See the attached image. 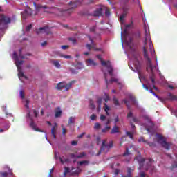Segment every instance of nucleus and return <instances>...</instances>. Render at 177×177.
Segmentation results:
<instances>
[{
    "instance_id": "nucleus-51",
    "label": "nucleus",
    "mask_w": 177,
    "mask_h": 177,
    "mask_svg": "<svg viewBox=\"0 0 177 177\" xmlns=\"http://www.w3.org/2000/svg\"><path fill=\"white\" fill-rule=\"evenodd\" d=\"M123 102H124V104H127L128 109H131V106H129V105L128 104V100L124 99V100H123Z\"/></svg>"
},
{
    "instance_id": "nucleus-39",
    "label": "nucleus",
    "mask_w": 177,
    "mask_h": 177,
    "mask_svg": "<svg viewBox=\"0 0 177 177\" xmlns=\"http://www.w3.org/2000/svg\"><path fill=\"white\" fill-rule=\"evenodd\" d=\"M126 28H133V22H131L129 24L126 25Z\"/></svg>"
},
{
    "instance_id": "nucleus-58",
    "label": "nucleus",
    "mask_w": 177,
    "mask_h": 177,
    "mask_svg": "<svg viewBox=\"0 0 177 177\" xmlns=\"http://www.w3.org/2000/svg\"><path fill=\"white\" fill-rule=\"evenodd\" d=\"M84 135H85V132L82 133L80 135L77 136L79 139H81V138L84 137Z\"/></svg>"
},
{
    "instance_id": "nucleus-40",
    "label": "nucleus",
    "mask_w": 177,
    "mask_h": 177,
    "mask_svg": "<svg viewBox=\"0 0 177 177\" xmlns=\"http://www.w3.org/2000/svg\"><path fill=\"white\" fill-rule=\"evenodd\" d=\"M113 103L115 106H120V102H118V100L115 97L113 98Z\"/></svg>"
},
{
    "instance_id": "nucleus-15",
    "label": "nucleus",
    "mask_w": 177,
    "mask_h": 177,
    "mask_svg": "<svg viewBox=\"0 0 177 177\" xmlns=\"http://www.w3.org/2000/svg\"><path fill=\"white\" fill-rule=\"evenodd\" d=\"M132 118V121L133 122H139V119H138L136 117L133 116V113L132 112H129L127 113V118Z\"/></svg>"
},
{
    "instance_id": "nucleus-48",
    "label": "nucleus",
    "mask_w": 177,
    "mask_h": 177,
    "mask_svg": "<svg viewBox=\"0 0 177 177\" xmlns=\"http://www.w3.org/2000/svg\"><path fill=\"white\" fill-rule=\"evenodd\" d=\"M149 92H150V93H152V95H153V96H156V97H158V95H157V94H156V93H154L153 89L150 88Z\"/></svg>"
},
{
    "instance_id": "nucleus-59",
    "label": "nucleus",
    "mask_w": 177,
    "mask_h": 177,
    "mask_svg": "<svg viewBox=\"0 0 177 177\" xmlns=\"http://www.w3.org/2000/svg\"><path fill=\"white\" fill-rule=\"evenodd\" d=\"M1 176H3V177H8V172L1 173Z\"/></svg>"
},
{
    "instance_id": "nucleus-63",
    "label": "nucleus",
    "mask_w": 177,
    "mask_h": 177,
    "mask_svg": "<svg viewBox=\"0 0 177 177\" xmlns=\"http://www.w3.org/2000/svg\"><path fill=\"white\" fill-rule=\"evenodd\" d=\"M140 177H146V174L145 172H141L140 173Z\"/></svg>"
},
{
    "instance_id": "nucleus-33",
    "label": "nucleus",
    "mask_w": 177,
    "mask_h": 177,
    "mask_svg": "<svg viewBox=\"0 0 177 177\" xmlns=\"http://www.w3.org/2000/svg\"><path fill=\"white\" fill-rule=\"evenodd\" d=\"M102 102H103V99H102L101 97H99L97 100V103L98 104V108L100 109L102 106Z\"/></svg>"
},
{
    "instance_id": "nucleus-37",
    "label": "nucleus",
    "mask_w": 177,
    "mask_h": 177,
    "mask_svg": "<svg viewBox=\"0 0 177 177\" xmlns=\"http://www.w3.org/2000/svg\"><path fill=\"white\" fill-rule=\"evenodd\" d=\"M94 129H100V123L95 122L94 124Z\"/></svg>"
},
{
    "instance_id": "nucleus-29",
    "label": "nucleus",
    "mask_w": 177,
    "mask_h": 177,
    "mask_svg": "<svg viewBox=\"0 0 177 177\" xmlns=\"http://www.w3.org/2000/svg\"><path fill=\"white\" fill-rule=\"evenodd\" d=\"M129 99L131 100V102H133V104H136L137 102H136V98H135V97H133V95H129Z\"/></svg>"
},
{
    "instance_id": "nucleus-35",
    "label": "nucleus",
    "mask_w": 177,
    "mask_h": 177,
    "mask_svg": "<svg viewBox=\"0 0 177 177\" xmlns=\"http://www.w3.org/2000/svg\"><path fill=\"white\" fill-rule=\"evenodd\" d=\"M129 154H131V153L129 152V148H126V151L123 153V156L124 157H127V156H129Z\"/></svg>"
},
{
    "instance_id": "nucleus-49",
    "label": "nucleus",
    "mask_w": 177,
    "mask_h": 177,
    "mask_svg": "<svg viewBox=\"0 0 177 177\" xmlns=\"http://www.w3.org/2000/svg\"><path fill=\"white\" fill-rule=\"evenodd\" d=\"M105 16H106L107 17H109V16H110V10H109V9L106 10Z\"/></svg>"
},
{
    "instance_id": "nucleus-55",
    "label": "nucleus",
    "mask_w": 177,
    "mask_h": 177,
    "mask_svg": "<svg viewBox=\"0 0 177 177\" xmlns=\"http://www.w3.org/2000/svg\"><path fill=\"white\" fill-rule=\"evenodd\" d=\"M62 49H63L64 50H66V49H68V46L67 45H63L61 46Z\"/></svg>"
},
{
    "instance_id": "nucleus-25",
    "label": "nucleus",
    "mask_w": 177,
    "mask_h": 177,
    "mask_svg": "<svg viewBox=\"0 0 177 177\" xmlns=\"http://www.w3.org/2000/svg\"><path fill=\"white\" fill-rule=\"evenodd\" d=\"M18 76H19V78H21V77H23L24 78H25L26 80H27L26 76L24 75V73H23V71H21V68H20L19 70H18Z\"/></svg>"
},
{
    "instance_id": "nucleus-3",
    "label": "nucleus",
    "mask_w": 177,
    "mask_h": 177,
    "mask_svg": "<svg viewBox=\"0 0 177 177\" xmlns=\"http://www.w3.org/2000/svg\"><path fill=\"white\" fill-rule=\"evenodd\" d=\"M75 82V81L74 80L71 81L68 84L66 83V82H62L58 83L55 88L56 89H57V91H63L64 89V91H67L71 88V86H73V84H74Z\"/></svg>"
},
{
    "instance_id": "nucleus-52",
    "label": "nucleus",
    "mask_w": 177,
    "mask_h": 177,
    "mask_svg": "<svg viewBox=\"0 0 177 177\" xmlns=\"http://www.w3.org/2000/svg\"><path fill=\"white\" fill-rule=\"evenodd\" d=\"M33 114L36 118H38V111H37V110L35 109L33 110Z\"/></svg>"
},
{
    "instance_id": "nucleus-16",
    "label": "nucleus",
    "mask_w": 177,
    "mask_h": 177,
    "mask_svg": "<svg viewBox=\"0 0 177 177\" xmlns=\"http://www.w3.org/2000/svg\"><path fill=\"white\" fill-rule=\"evenodd\" d=\"M51 63L56 67V68H60V67H62V65H60V60L53 59L51 60Z\"/></svg>"
},
{
    "instance_id": "nucleus-9",
    "label": "nucleus",
    "mask_w": 177,
    "mask_h": 177,
    "mask_svg": "<svg viewBox=\"0 0 177 177\" xmlns=\"http://www.w3.org/2000/svg\"><path fill=\"white\" fill-rule=\"evenodd\" d=\"M14 59L15 60V64L17 66V70H20V68H21L20 66L23 64L24 61L19 59V57L17 56V54L16 53V52H14Z\"/></svg>"
},
{
    "instance_id": "nucleus-24",
    "label": "nucleus",
    "mask_w": 177,
    "mask_h": 177,
    "mask_svg": "<svg viewBox=\"0 0 177 177\" xmlns=\"http://www.w3.org/2000/svg\"><path fill=\"white\" fill-rule=\"evenodd\" d=\"M62 110H60V108H58L57 110L55 111V118H59V117H62Z\"/></svg>"
},
{
    "instance_id": "nucleus-42",
    "label": "nucleus",
    "mask_w": 177,
    "mask_h": 177,
    "mask_svg": "<svg viewBox=\"0 0 177 177\" xmlns=\"http://www.w3.org/2000/svg\"><path fill=\"white\" fill-rule=\"evenodd\" d=\"M106 97L104 99L105 103H107V102H109V100H110V96H109V95L105 94Z\"/></svg>"
},
{
    "instance_id": "nucleus-61",
    "label": "nucleus",
    "mask_w": 177,
    "mask_h": 177,
    "mask_svg": "<svg viewBox=\"0 0 177 177\" xmlns=\"http://www.w3.org/2000/svg\"><path fill=\"white\" fill-rule=\"evenodd\" d=\"M54 157L56 160H57V158H59V154L57 152H55L54 154Z\"/></svg>"
},
{
    "instance_id": "nucleus-41",
    "label": "nucleus",
    "mask_w": 177,
    "mask_h": 177,
    "mask_svg": "<svg viewBox=\"0 0 177 177\" xmlns=\"http://www.w3.org/2000/svg\"><path fill=\"white\" fill-rule=\"evenodd\" d=\"M90 118H91V120H92V121H96L97 116L95 114H92L90 116Z\"/></svg>"
},
{
    "instance_id": "nucleus-45",
    "label": "nucleus",
    "mask_w": 177,
    "mask_h": 177,
    "mask_svg": "<svg viewBox=\"0 0 177 177\" xmlns=\"http://www.w3.org/2000/svg\"><path fill=\"white\" fill-rule=\"evenodd\" d=\"M77 68H79L80 70H81V68H84V65H82V64L81 63H78L77 65Z\"/></svg>"
},
{
    "instance_id": "nucleus-36",
    "label": "nucleus",
    "mask_w": 177,
    "mask_h": 177,
    "mask_svg": "<svg viewBox=\"0 0 177 177\" xmlns=\"http://www.w3.org/2000/svg\"><path fill=\"white\" fill-rule=\"evenodd\" d=\"M169 97L170 100H177V96L174 95L172 94H169Z\"/></svg>"
},
{
    "instance_id": "nucleus-60",
    "label": "nucleus",
    "mask_w": 177,
    "mask_h": 177,
    "mask_svg": "<svg viewBox=\"0 0 177 177\" xmlns=\"http://www.w3.org/2000/svg\"><path fill=\"white\" fill-rule=\"evenodd\" d=\"M142 86H143L144 89H145L146 91H149V87L147 86H146V84H143Z\"/></svg>"
},
{
    "instance_id": "nucleus-11",
    "label": "nucleus",
    "mask_w": 177,
    "mask_h": 177,
    "mask_svg": "<svg viewBox=\"0 0 177 177\" xmlns=\"http://www.w3.org/2000/svg\"><path fill=\"white\" fill-rule=\"evenodd\" d=\"M104 77L106 86L109 85V84H113V82H118V79H115L114 77H111L109 82V80L107 79V73H106V72H104Z\"/></svg>"
},
{
    "instance_id": "nucleus-12",
    "label": "nucleus",
    "mask_w": 177,
    "mask_h": 177,
    "mask_svg": "<svg viewBox=\"0 0 177 177\" xmlns=\"http://www.w3.org/2000/svg\"><path fill=\"white\" fill-rule=\"evenodd\" d=\"M89 39L91 42V44H86V48H88V50H91L92 48L95 51L100 50V48H96V47H95V44H93V40H92V39H91V37H89Z\"/></svg>"
},
{
    "instance_id": "nucleus-62",
    "label": "nucleus",
    "mask_w": 177,
    "mask_h": 177,
    "mask_svg": "<svg viewBox=\"0 0 177 177\" xmlns=\"http://www.w3.org/2000/svg\"><path fill=\"white\" fill-rule=\"evenodd\" d=\"M95 30H96V28H95V26H93V27H92V28H90V31H91V32H94Z\"/></svg>"
},
{
    "instance_id": "nucleus-43",
    "label": "nucleus",
    "mask_w": 177,
    "mask_h": 177,
    "mask_svg": "<svg viewBox=\"0 0 177 177\" xmlns=\"http://www.w3.org/2000/svg\"><path fill=\"white\" fill-rule=\"evenodd\" d=\"M25 107H26V109H30V101L28 100H26Z\"/></svg>"
},
{
    "instance_id": "nucleus-54",
    "label": "nucleus",
    "mask_w": 177,
    "mask_h": 177,
    "mask_svg": "<svg viewBox=\"0 0 177 177\" xmlns=\"http://www.w3.org/2000/svg\"><path fill=\"white\" fill-rule=\"evenodd\" d=\"M147 145H149V146H150V147H153V146H156V144H154L153 142H150L148 141V142H147Z\"/></svg>"
},
{
    "instance_id": "nucleus-6",
    "label": "nucleus",
    "mask_w": 177,
    "mask_h": 177,
    "mask_svg": "<svg viewBox=\"0 0 177 177\" xmlns=\"http://www.w3.org/2000/svg\"><path fill=\"white\" fill-rule=\"evenodd\" d=\"M12 19L9 17H6L3 15L0 16V26H6V24H9Z\"/></svg>"
},
{
    "instance_id": "nucleus-34",
    "label": "nucleus",
    "mask_w": 177,
    "mask_h": 177,
    "mask_svg": "<svg viewBox=\"0 0 177 177\" xmlns=\"http://www.w3.org/2000/svg\"><path fill=\"white\" fill-rule=\"evenodd\" d=\"M138 142L140 143V142H143V143H148V140H145V138L143 137H140L139 139H138Z\"/></svg>"
},
{
    "instance_id": "nucleus-19",
    "label": "nucleus",
    "mask_w": 177,
    "mask_h": 177,
    "mask_svg": "<svg viewBox=\"0 0 177 177\" xmlns=\"http://www.w3.org/2000/svg\"><path fill=\"white\" fill-rule=\"evenodd\" d=\"M30 127L34 129V131H36L37 132H41V130H39V128H37V124H35V122L32 121V119H31V122H30Z\"/></svg>"
},
{
    "instance_id": "nucleus-57",
    "label": "nucleus",
    "mask_w": 177,
    "mask_h": 177,
    "mask_svg": "<svg viewBox=\"0 0 177 177\" xmlns=\"http://www.w3.org/2000/svg\"><path fill=\"white\" fill-rule=\"evenodd\" d=\"M62 57H64V59H71L70 55H62Z\"/></svg>"
},
{
    "instance_id": "nucleus-50",
    "label": "nucleus",
    "mask_w": 177,
    "mask_h": 177,
    "mask_svg": "<svg viewBox=\"0 0 177 177\" xmlns=\"http://www.w3.org/2000/svg\"><path fill=\"white\" fill-rule=\"evenodd\" d=\"M71 145L72 146H77V145H78V142L77 141H75V140H73V141L71 142Z\"/></svg>"
},
{
    "instance_id": "nucleus-20",
    "label": "nucleus",
    "mask_w": 177,
    "mask_h": 177,
    "mask_svg": "<svg viewBox=\"0 0 177 177\" xmlns=\"http://www.w3.org/2000/svg\"><path fill=\"white\" fill-rule=\"evenodd\" d=\"M118 132H120V131L118 130V127L117 126V124H115L114 127L111 131V134L113 135L114 133H118Z\"/></svg>"
},
{
    "instance_id": "nucleus-14",
    "label": "nucleus",
    "mask_w": 177,
    "mask_h": 177,
    "mask_svg": "<svg viewBox=\"0 0 177 177\" xmlns=\"http://www.w3.org/2000/svg\"><path fill=\"white\" fill-rule=\"evenodd\" d=\"M93 16L95 17H99V16H103V8H97L95 11H94Z\"/></svg>"
},
{
    "instance_id": "nucleus-53",
    "label": "nucleus",
    "mask_w": 177,
    "mask_h": 177,
    "mask_svg": "<svg viewBox=\"0 0 177 177\" xmlns=\"http://www.w3.org/2000/svg\"><path fill=\"white\" fill-rule=\"evenodd\" d=\"M100 120L101 121H104V120H106V116L104 115H101L100 117Z\"/></svg>"
},
{
    "instance_id": "nucleus-5",
    "label": "nucleus",
    "mask_w": 177,
    "mask_h": 177,
    "mask_svg": "<svg viewBox=\"0 0 177 177\" xmlns=\"http://www.w3.org/2000/svg\"><path fill=\"white\" fill-rule=\"evenodd\" d=\"M111 147H113V141H110L109 145H106V140H104L98 153L95 156H99L103 151H109Z\"/></svg>"
},
{
    "instance_id": "nucleus-18",
    "label": "nucleus",
    "mask_w": 177,
    "mask_h": 177,
    "mask_svg": "<svg viewBox=\"0 0 177 177\" xmlns=\"http://www.w3.org/2000/svg\"><path fill=\"white\" fill-rule=\"evenodd\" d=\"M135 169H131V167L127 168V175H122V177H132V172H133Z\"/></svg>"
},
{
    "instance_id": "nucleus-32",
    "label": "nucleus",
    "mask_w": 177,
    "mask_h": 177,
    "mask_svg": "<svg viewBox=\"0 0 177 177\" xmlns=\"http://www.w3.org/2000/svg\"><path fill=\"white\" fill-rule=\"evenodd\" d=\"M68 41H70L71 42H72V44H73V45L77 44V39H75V38H74V37H70V38L68 39Z\"/></svg>"
},
{
    "instance_id": "nucleus-38",
    "label": "nucleus",
    "mask_w": 177,
    "mask_h": 177,
    "mask_svg": "<svg viewBox=\"0 0 177 177\" xmlns=\"http://www.w3.org/2000/svg\"><path fill=\"white\" fill-rule=\"evenodd\" d=\"M62 135L64 136H66L67 133V129H66L65 127H63V125H62Z\"/></svg>"
},
{
    "instance_id": "nucleus-30",
    "label": "nucleus",
    "mask_w": 177,
    "mask_h": 177,
    "mask_svg": "<svg viewBox=\"0 0 177 177\" xmlns=\"http://www.w3.org/2000/svg\"><path fill=\"white\" fill-rule=\"evenodd\" d=\"M110 129H111V127L110 126H106L105 128L102 129V132L106 133V132H108Z\"/></svg>"
},
{
    "instance_id": "nucleus-1",
    "label": "nucleus",
    "mask_w": 177,
    "mask_h": 177,
    "mask_svg": "<svg viewBox=\"0 0 177 177\" xmlns=\"http://www.w3.org/2000/svg\"><path fill=\"white\" fill-rule=\"evenodd\" d=\"M145 36L144 41V46H143V55L145 59L147 61V71H151L153 73L154 68L156 69V66H153L151 64V59L149 57V55L147 54V49L146 48V45L149 44V50L151 52V55H154V46L153 45V42L151 41V38L150 37V29L147 27H145Z\"/></svg>"
},
{
    "instance_id": "nucleus-2",
    "label": "nucleus",
    "mask_w": 177,
    "mask_h": 177,
    "mask_svg": "<svg viewBox=\"0 0 177 177\" xmlns=\"http://www.w3.org/2000/svg\"><path fill=\"white\" fill-rule=\"evenodd\" d=\"M97 57L100 60L102 66L106 67L109 75L113 77L114 75V68H113V66H111V62H110V61H104L103 59H102V55H97Z\"/></svg>"
},
{
    "instance_id": "nucleus-46",
    "label": "nucleus",
    "mask_w": 177,
    "mask_h": 177,
    "mask_svg": "<svg viewBox=\"0 0 177 177\" xmlns=\"http://www.w3.org/2000/svg\"><path fill=\"white\" fill-rule=\"evenodd\" d=\"M19 95H20L21 99L24 98V91H23V90L20 91Z\"/></svg>"
},
{
    "instance_id": "nucleus-44",
    "label": "nucleus",
    "mask_w": 177,
    "mask_h": 177,
    "mask_svg": "<svg viewBox=\"0 0 177 177\" xmlns=\"http://www.w3.org/2000/svg\"><path fill=\"white\" fill-rule=\"evenodd\" d=\"M68 172H70V168L65 167V171L64 172V176L67 175V174H68Z\"/></svg>"
},
{
    "instance_id": "nucleus-23",
    "label": "nucleus",
    "mask_w": 177,
    "mask_h": 177,
    "mask_svg": "<svg viewBox=\"0 0 177 177\" xmlns=\"http://www.w3.org/2000/svg\"><path fill=\"white\" fill-rule=\"evenodd\" d=\"M75 118L71 116L68 122V127H70L71 124H75Z\"/></svg>"
},
{
    "instance_id": "nucleus-8",
    "label": "nucleus",
    "mask_w": 177,
    "mask_h": 177,
    "mask_svg": "<svg viewBox=\"0 0 177 177\" xmlns=\"http://www.w3.org/2000/svg\"><path fill=\"white\" fill-rule=\"evenodd\" d=\"M69 5L71 6V8L64 10V13H65V15H70L71 13H73L74 12V9L77 6V3H73L71 1L69 3Z\"/></svg>"
},
{
    "instance_id": "nucleus-56",
    "label": "nucleus",
    "mask_w": 177,
    "mask_h": 177,
    "mask_svg": "<svg viewBox=\"0 0 177 177\" xmlns=\"http://www.w3.org/2000/svg\"><path fill=\"white\" fill-rule=\"evenodd\" d=\"M31 28H32V25H28L27 27H26V31H30V30H31Z\"/></svg>"
},
{
    "instance_id": "nucleus-27",
    "label": "nucleus",
    "mask_w": 177,
    "mask_h": 177,
    "mask_svg": "<svg viewBox=\"0 0 177 177\" xmlns=\"http://www.w3.org/2000/svg\"><path fill=\"white\" fill-rule=\"evenodd\" d=\"M89 107L91 109V110H95L96 106H95V104L93 103V100H89Z\"/></svg>"
},
{
    "instance_id": "nucleus-22",
    "label": "nucleus",
    "mask_w": 177,
    "mask_h": 177,
    "mask_svg": "<svg viewBox=\"0 0 177 177\" xmlns=\"http://www.w3.org/2000/svg\"><path fill=\"white\" fill-rule=\"evenodd\" d=\"M87 66H97V64L94 60L88 59L86 60Z\"/></svg>"
},
{
    "instance_id": "nucleus-13",
    "label": "nucleus",
    "mask_w": 177,
    "mask_h": 177,
    "mask_svg": "<svg viewBox=\"0 0 177 177\" xmlns=\"http://www.w3.org/2000/svg\"><path fill=\"white\" fill-rule=\"evenodd\" d=\"M127 13H128V8H123V14L120 17V23L122 24H124L125 16H127Z\"/></svg>"
},
{
    "instance_id": "nucleus-17",
    "label": "nucleus",
    "mask_w": 177,
    "mask_h": 177,
    "mask_svg": "<svg viewBox=\"0 0 177 177\" xmlns=\"http://www.w3.org/2000/svg\"><path fill=\"white\" fill-rule=\"evenodd\" d=\"M57 130V124H55V125L51 129V135L53 136L55 139H56V131Z\"/></svg>"
},
{
    "instance_id": "nucleus-31",
    "label": "nucleus",
    "mask_w": 177,
    "mask_h": 177,
    "mask_svg": "<svg viewBox=\"0 0 177 177\" xmlns=\"http://www.w3.org/2000/svg\"><path fill=\"white\" fill-rule=\"evenodd\" d=\"M86 156V153L85 152H82L80 153L77 156V158H84V157Z\"/></svg>"
},
{
    "instance_id": "nucleus-26",
    "label": "nucleus",
    "mask_w": 177,
    "mask_h": 177,
    "mask_svg": "<svg viewBox=\"0 0 177 177\" xmlns=\"http://www.w3.org/2000/svg\"><path fill=\"white\" fill-rule=\"evenodd\" d=\"M145 158H141L138 160V162L140 165V167L138 169H142V168H143V162H145Z\"/></svg>"
},
{
    "instance_id": "nucleus-64",
    "label": "nucleus",
    "mask_w": 177,
    "mask_h": 177,
    "mask_svg": "<svg viewBox=\"0 0 177 177\" xmlns=\"http://www.w3.org/2000/svg\"><path fill=\"white\" fill-rule=\"evenodd\" d=\"M172 168H177V162H174V164L172 165Z\"/></svg>"
},
{
    "instance_id": "nucleus-10",
    "label": "nucleus",
    "mask_w": 177,
    "mask_h": 177,
    "mask_svg": "<svg viewBox=\"0 0 177 177\" xmlns=\"http://www.w3.org/2000/svg\"><path fill=\"white\" fill-rule=\"evenodd\" d=\"M21 15H22V19L26 20L28 16H31V15H32V10L30 8H28L23 12H21Z\"/></svg>"
},
{
    "instance_id": "nucleus-7",
    "label": "nucleus",
    "mask_w": 177,
    "mask_h": 177,
    "mask_svg": "<svg viewBox=\"0 0 177 177\" xmlns=\"http://www.w3.org/2000/svg\"><path fill=\"white\" fill-rule=\"evenodd\" d=\"M37 34H51L50 28L48 26L41 27L36 30Z\"/></svg>"
},
{
    "instance_id": "nucleus-47",
    "label": "nucleus",
    "mask_w": 177,
    "mask_h": 177,
    "mask_svg": "<svg viewBox=\"0 0 177 177\" xmlns=\"http://www.w3.org/2000/svg\"><path fill=\"white\" fill-rule=\"evenodd\" d=\"M127 136L130 138V139H133V136L131 134V132L127 131Z\"/></svg>"
},
{
    "instance_id": "nucleus-28",
    "label": "nucleus",
    "mask_w": 177,
    "mask_h": 177,
    "mask_svg": "<svg viewBox=\"0 0 177 177\" xmlns=\"http://www.w3.org/2000/svg\"><path fill=\"white\" fill-rule=\"evenodd\" d=\"M78 165H84L85 164L86 165H88L89 164V162L88 160H82L77 162Z\"/></svg>"
},
{
    "instance_id": "nucleus-4",
    "label": "nucleus",
    "mask_w": 177,
    "mask_h": 177,
    "mask_svg": "<svg viewBox=\"0 0 177 177\" xmlns=\"http://www.w3.org/2000/svg\"><path fill=\"white\" fill-rule=\"evenodd\" d=\"M156 137L158 143L161 145V146H162L164 149H166V150H169L171 149V145H169V143H168L167 140H165V138L162 136V135L156 134Z\"/></svg>"
},
{
    "instance_id": "nucleus-21",
    "label": "nucleus",
    "mask_w": 177,
    "mask_h": 177,
    "mask_svg": "<svg viewBox=\"0 0 177 177\" xmlns=\"http://www.w3.org/2000/svg\"><path fill=\"white\" fill-rule=\"evenodd\" d=\"M104 110L106 112V115H110V113H109L110 110V106L107 105V103H104Z\"/></svg>"
}]
</instances>
